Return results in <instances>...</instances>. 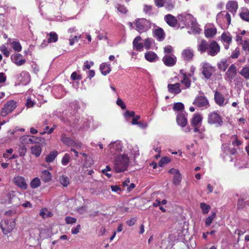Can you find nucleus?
<instances>
[{
  "label": "nucleus",
  "instance_id": "4d7b16f0",
  "mask_svg": "<svg viewBox=\"0 0 249 249\" xmlns=\"http://www.w3.org/2000/svg\"><path fill=\"white\" fill-rule=\"evenodd\" d=\"M240 54V51L239 49L236 48L234 50L231 55V57L233 59H236L238 57Z\"/></svg>",
  "mask_w": 249,
  "mask_h": 249
},
{
  "label": "nucleus",
  "instance_id": "4c0bfd02",
  "mask_svg": "<svg viewBox=\"0 0 249 249\" xmlns=\"http://www.w3.org/2000/svg\"><path fill=\"white\" fill-rule=\"evenodd\" d=\"M215 216L216 213L215 212H213L205 220V225L207 227H209L212 224Z\"/></svg>",
  "mask_w": 249,
  "mask_h": 249
},
{
  "label": "nucleus",
  "instance_id": "aec40b11",
  "mask_svg": "<svg viewBox=\"0 0 249 249\" xmlns=\"http://www.w3.org/2000/svg\"><path fill=\"white\" fill-rule=\"evenodd\" d=\"M208 42L205 40H202L197 45V51L200 53H203L208 52L209 47Z\"/></svg>",
  "mask_w": 249,
  "mask_h": 249
},
{
  "label": "nucleus",
  "instance_id": "37998d69",
  "mask_svg": "<svg viewBox=\"0 0 249 249\" xmlns=\"http://www.w3.org/2000/svg\"><path fill=\"white\" fill-rule=\"evenodd\" d=\"M240 18L244 20L249 21V11L244 10L240 14Z\"/></svg>",
  "mask_w": 249,
  "mask_h": 249
},
{
  "label": "nucleus",
  "instance_id": "423d86ee",
  "mask_svg": "<svg viewBox=\"0 0 249 249\" xmlns=\"http://www.w3.org/2000/svg\"><path fill=\"white\" fill-rule=\"evenodd\" d=\"M17 107V103L14 100L7 102L1 111V115L5 117L9 113L12 112Z\"/></svg>",
  "mask_w": 249,
  "mask_h": 249
},
{
  "label": "nucleus",
  "instance_id": "49530a36",
  "mask_svg": "<svg viewBox=\"0 0 249 249\" xmlns=\"http://www.w3.org/2000/svg\"><path fill=\"white\" fill-rule=\"evenodd\" d=\"M164 6L168 10H171L174 8V4L172 0H165Z\"/></svg>",
  "mask_w": 249,
  "mask_h": 249
},
{
  "label": "nucleus",
  "instance_id": "052dcab7",
  "mask_svg": "<svg viewBox=\"0 0 249 249\" xmlns=\"http://www.w3.org/2000/svg\"><path fill=\"white\" fill-rule=\"evenodd\" d=\"M139 127L145 129L147 127L148 124L146 122L144 121H140L138 123V124H136Z\"/></svg>",
  "mask_w": 249,
  "mask_h": 249
},
{
  "label": "nucleus",
  "instance_id": "bf43d9fd",
  "mask_svg": "<svg viewBox=\"0 0 249 249\" xmlns=\"http://www.w3.org/2000/svg\"><path fill=\"white\" fill-rule=\"evenodd\" d=\"M245 207V203L243 199H239L237 202V208L238 209H241Z\"/></svg>",
  "mask_w": 249,
  "mask_h": 249
},
{
  "label": "nucleus",
  "instance_id": "09e8293b",
  "mask_svg": "<svg viewBox=\"0 0 249 249\" xmlns=\"http://www.w3.org/2000/svg\"><path fill=\"white\" fill-rule=\"evenodd\" d=\"M170 160L169 158L164 157L162 158L159 161L158 165L160 167L164 166L165 164L168 163L170 162Z\"/></svg>",
  "mask_w": 249,
  "mask_h": 249
},
{
  "label": "nucleus",
  "instance_id": "ddd939ff",
  "mask_svg": "<svg viewBox=\"0 0 249 249\" xmlns=\"http://www.w3.org/2000/svg\"><path fill=\"white\" fill-rule=\"evenodd\" d=\"M17 80L24 85H27L30 81V75L29 72L26 71H22L19 74L16 76Z\"/></svg>",
  "mask_w": 249,
  "mask_h": 249
},
{
  "label": "nucleus",
  "instance_id": "393cba45",
  "mask_svg": "<svg viewBox=\"0 0 249 249\" xmlns=\"http://www.w3.org/2000/svg\"><path fill=\"white\" fill-rule=\"evenodd\" d=\"M164 20L171 27H175L177 23V20L176 18L171 14L166 15L164 17Z\"/></svg>",
  "mask_w": 249,
  "mask_h": 249
},
{
  "label": "nucleus",
  "instance_id": "c03bdc74",
  "mask_svg": "<svg viewBox=\"0 0 249 249\" xmlns=\"http://www.w3.org/2000/svg\"><path fill=\"white\" fill-rule=\"evenodd\" d=\"M115 8L117 9L118 11L122 14H126L128 12L127 8L124 5L120 4H117Z\"/></svg>",
  "mask_w": 249,
  "mask_h": 249
},
{
  "label": "nucleus",
  "instance_id": "412c9836",
  "mask_svg": "<svg viewBox=\"0 0 249 249\" xmlns=\"http://www.w3.org/2000/svg\"><path fill=\"white\" fill-rule=\"evenodd\" d=\"M181 54L182 58L185 61H189L192 60L194 56L193 51L189 49L184 50Z\"/></svg>",
  "mask_w": 249,
  "mask_h": 249
},
{
  "label": "nucleus",
  "instance_id": "3c124183",
  "mask_svg": "<svg viewBox=\"0 0 249 249\" xmlns=\"http://www.w3.org/2000/svg\"><path fill=\"white\" fill-rule=\"evenodd\" d=\"M173 49L170 45H167L164 48V53L165 55H171L173 54Z\"/></svg>",
  "mask_w": 249,
  "mask_h": 249
},
{
  "label": "nucleus",
  "instance_id": "13d9d810",
  "mask_svg": "<svg viewBox=\"0 0 249 249\" xmlns=\"http://www.w3.org/2000/svg\"><path fill=\"white\" fill-rule=\"evenodd\" d=\"M116 104L118 106H120L122 109H124L126 108V106L124 102L120 98H118L116 101Z\"/></svg>",
  "mask_w": 249,
  "mask_h": 249
},
{
  "label": "nucleus",
  "instance_id": "8fccbe9b",
  "mask_svg": "<svg viewBox=\"0 0 249 249\" xmlns=\"http://www.w3.org/2000/svg\"><path fill=\"white\" fill-rule=\"evenodd\" d=\"M13 49L17 51L20 52L21 50V46L20 44L17 41H13L12 43Z\"/></svg>",
  "mask_w": 249,
  "mask_h": 249
},
{
  "label": "nucleus",
  "instance_id": "f03ea898",
  "mask_svg": "<svg viewBox=\"0 0 249 249\" xmlns=\"http://www.w3.org/2000/svg\"><path fill=\"white\" fill-rule=\"evenodd\" d=\"M129 158L125 154H119L116 157L114 163V170L117 173L125 171L129 164Z\"/></svg>",
  "mask_w": 249,
  "mask_h": 249
},
{
  "label": "nucleus",
  "instance_id": "ea45409f",
  "mask_svg": "<svg viewBox=\"0 0 249 249\" xmlns=\"http://www.w3.org/2000/svg\"><path fill=\"white\" fill-rule=\"evenodd\" d=\"M224 15V19L227 21L228 24L230 25L231 24V15L227 12H225V11L221 12L217 15V18L220 17L221 15H224V14H225Z\"/></svg>",
  "mask_w": 249,
  "mask_h": 249
},
{
  "label": "nucleus",
  "instance_id": "864d4df0",
  "mask_svg": "<svg viewBox=\"0 0 249 249\" xmlns=\"http://www.w3.org/2000/svg\"><path fill=\"white\" fill-rule=\"evenodd\" d=\"M153 40L152 38H146L144 41V46L147 49L150 48Z\"/></svg>",
  "mask_w": 249,
  "mask_h": 249
},
{
  "label": "nucleus",
  "instance_id": "603ef678",
  "mask_svg": "<svg viewBox=\"0 0 249 249\" xmlns=\"http://www.w3.org/2000/svg\"><path fill=\"white\" fill-rule=\"evenodd\" d=\"M173 109L176 110H182L184 109V105L181 103H175L173 106Z\"/></svg>",
  "mask_w": 249,
  "mask_h": 249
},
{
  "label": "nucleus",
  "instance_id": "9b49d317",
  "mask_svg": "<svg viewBox=\"0 0 249 249\" xmlns=\"http://www.w3.org/2000/svg\"><path fill=\"white\" fill-rule=\"evenodd\" d=\"M202 117L199 114H196L191 120V124L194 127V131L197 132L199 131V128L201 125Z\"/></svg>",
  "mask_w": 249,
  "mask_h": 249
},
{
  "label": "nucleus",
  "instance_id": "6e6552de",
  "mask_svg": "<svg viewBox=\"0 0 249 249\" xmlns=\"http://www.w3.org/2000/svg\"><path fill=\"white\" fill-rule=\"evenodd\" d=\"M220 50V47L217 42L212 40L209 43L207 53L211 56H214L219 53Z\"/></svg>",
  "mask_w": 249,
  "mask_h": 249
},
{
  "label": "nucleus",
  "instance_id": "b1692460",
  "mask_svg": "<svg viewBox=\"0 0 249 249\" xmlns=\"http://www.w3.org/2000/svg\"><path fill=\"white\" fill-rule=\"evenodd\" d=\"M142 37L140 36H138L134 39L133 41V45L134 50L137 51H141L143 49V44L142 43H139V41L142 40Z\"/></svg>",
  "mask_w": 249,
  "mask_h": 249
},
{
  "label": "nucleus",
  "instance_id": "7c9ffc66",
  "mask_svg": "<svg viewBox=\"0 0 249 249\" xmlns=\"http://www.w3.org/2000/svg\"><path fill=\"white\" fill-rule=\"evenodd\" d=\"M229 64L228 63V61L225 59H222L217 64L218 69L223 71H225L226 70Z\"/></svg>",
  "mask_w": 249,
  "mask_h": 249
},
{
  "label": "nucleus",
  "instance_id": "5fc2aeb1",
  "mask_svg": "<svg viewBox=\"0 0 249 249\" xmlns=\"http://www.w3.org/2000/svg\"><path fill=\"white\" fill-rule=\"evenodd\" d=\"M65 220L66 223L69 224L75 223L77 221L76 218L71 216H66Z\"/></svg>",
  "mask_w": 249,
  "mask_h": 249
},
{
  "label": "nucleus",
  "instance_id": "774afa93",
  "mask_svg": "<svg viewBox=\"0 0 249 249\" xmlns=\"http://www.w3.org/2000/svg\"><path fill=\"white\" fill-rule=\"evenodd\" d=\"M136 220H136V218H132L130 220L126 221V224L129 226H132L133 225H134Z\"/></svg>",
  "mask_w": 249,
  "mask_h": 249
},
{
  "label": "nucleus",
  "instance_id": "4be33fe9",
  "mask_svg": "<svg viewBox=\"0 0 249 249\" xmlns=\"http://www.w3.org/2000/svg\"><path fill=\"white\" fill-rule=\"evenodd\" d=\"M177 122L178 125L183 127L187 124V120L183 113H179L177 117Z\"/></svg>",
  "mask_w": 249,
  "mask_h": 249
},
{
  "label": "nucleus",
  "instance_id": "c9c22d12",
  "mask_svg": "<svg viewBox=\"0 0 249 249\" xmlns=\"http://www.w3.org/2000/svg\"><path fill=\"white\" fill-rule=\"evenodd\" d=\"M50 37L48 39V43L55 42L58 40V36L55 32H52L49 34Z\"/></svg>",
  "mask_w": 249,
  "mask_h": 249
},
{
  "label": "nucleus",
  "instance_id": "0e129e2a",
  "mask_svg": "<svg viewBox=\"0 0 249 249\" xmlns=\"http://www.w3.org/2000/svg\"><path fill=\"white\" fill-rule=\"evenodd\" d=\"M81 36H75L73 38L69 39V44L70 45L72 46L74 44L75 42H77L78 41V38H80Z\"/></svg>",
  "mask_w": 249,
  "mask_h": 249
},
{
  "label": "nucleus",
  "instance_id": "69168bd1",
  "mask_svg": "<svg viewBox=\"0 0 249 249\" xmlns=\"http://www.w3.org/2000/svg\"><path fill=\"white\" fill-rule=\"evenodd\" d=\"M71 77L73 80H80L81 79V76L78 75L76 72H73L71 74Z\"/></svg>",
  "mask_w": 249,
  "mask_h": 249
},
{
  "label": "nucleus",
  "instance_id": "bb28decb",
  "mask_svg": "<svg viewBox=\"0 0 249 249\" xmlns=\"http://www.w3.org/2000/svg\"><path fill=\"white\" fill-rule=\"evenodd\" d=\"M145 59L150 62L156 61L158 59V55L153 52L149 51L145 54Z\"/></svg>",
  "mask_w": 249,
  "mask_h": 249
},
{
  "label": "nucleus",
  "instance_id": "2f4dec72",
  "mask_svg": "<svg viewBox=\"0 0 249 249\" xmlns=\"http://www.w3.org/2000/svg\"><path fill=\"white\" fill-rule=\"evenodd\" d=\"M100 70L104 75H106L111 71L110 68L106 63H102L100 66Z\"/></svg>",
  "mask_w": 249,
  "mask_h": 249
},
{
  "label": "nucleus",
  "instance_id": "cd10ccee",
  "mask_svg": "<svg viewBox=\"0 0 249 249\" xmlns=\"http://www.w3.org/2000/svg\"><path fill=\"white\" fill-rule=\"evenodd\" d=\"M204 33L206 37H213L216 33V29L214 27L207 28L205 29Z\"/></svg>",
  "mask_w": 249,
  "mask_h": 249
},
{
  "label": "nucleus",
  "instance_id": "e433bc0d",
  "mask_svg": "<svg viewBox=\"0 0 249 249\" xmlns=\"http://www.w3.org/2000/svg\"><path fill=\"white\" fill-rule=\"evenodd\" d=\"M239 73L246 79H249V67H243Z\"/></svg>",
  "mask_w": 249,
  "mask_h": 249
},
{
  "label": "nucleus",
  "instance_id": "39448f33",
  "mask_svg": "<svg viewBox=\"0 0 249 249\" xmlns=\"http://www.w3.org/2000/svg\"><path fill=\"white\" fill-rule=\"evenodd\" d=\"M208 122L210 124H214L217 126H221L223 124L221 116L215 112L210 113L208 117Z\"/></svg>",
  "mask_w": 249,
  "mask_h": 249
},
{
  "label": "nucleus",
  "instance_id": "72a5a7b5",
  "mask_svg": "<svg viewBox=\"0 0 249 249\" xmlns=\"http://www.w3.org/2000/svg\"><path fill=\"white\" fill-rule=\"evenodd\" d=\"M57 155V151L51 152L46 158L45 160L47 162H51L54 160Z\"/></svg>",
  "mask_w": 249,
  "mask_h": 249
},
{
  "label": "nucleus",
  "instance_id": "e2e57ef3",
  "mask_svg": "<svg viewBox=\"0 0 249 249\" xmlns=\"http://www.w3.org/2000/svg\"><path fill=\"white\" fill-rule=\"evenodd\" d=\"M165 0H154L155 5L158 7H162L164 6V2Z\"/></svg>",
  "mask_w": 249,
  "mask_h": 249
},
{
  "label": "nucleus",
  "instance_id": "f3484780",
  "mask_svg": "<svg viewBox=\"0 0 249 249\" xmlns=\"http://www.w3.org/2000/svg\"><path fill=\"white\" fill-rule=\"evenodd\" d=\"M14 183L18 187L23 190H26L28 185L26 183L25 178L21 176H17L14 178Z\"/></svg>",
  "mask_w": 249,
  "mask_h": 249
},
{
  "label": "nucleus",
  "instance_id": "6ab92c4d",
  "mask_svg": "<svg viewBox=\"0 0 249 249\" xmlns=\"http://www.w3.org/2000/svg\"><path fill=\"white\" fill-rule=\"evenodd\" d=\"M181 85L179 83H177L174 84H169L167 86L168 91L174 94H178L181 92L180 89Z\"/></svg>",
  "mask_w": 249,
  "mask_h": 249
},
{
  "label": "nucleus",
  "instance_id": "473e14b6",
  "mask_svg": "<svg viewBox=\"0 0 249 249\" xmlns=\"http://www.w3.org/2000/svg\"><path fill=\"white\" fill-rule=\"evenodd\" d=\"M59 181L64 187H67L70 184L69 178L65 175H62L59 177Z\"/></svg>",
  "mask_w": 249,
  "mask_h": 249
},
{
  "label": "nucleus",
  "instance_id": "680f3d73",
  "mask_svg": "<svg viewBox=\"0 0 249 249\" xmlns=\"http://www.w3.org/2000/svg\"><path fill=\"white\" fill-rule=\"evenodd\" d=\"M242 44L243 50L249 53V40H245Z\"/></svg>",
  "mask_w": 249,
  "mask_h": 249
},
{
  "label": "nucleus",
  "instance_id": "c756f323",
  "mask_svg": "<svg viewBox=\"0 0 249 249\" xmlns=\"http://www.w3.org/2000/svg\"><path fill=\"white\" fill-rule=\"evenodd\" d=\"M31 152L36 157H38L42 151L41 146L39 144H36L31 147Z\"/></svg>",
  "mask_w": 249,
  "mask_h": 249
},
{
  "label": "nucleus",
  "instance_id": "58836bf2",
  "mask_svg": "<svg viewBox=\"0 0 249 249\" xmlns=\"http://www.w3.org/2000/svg\"><path fill=\"white\" fill-rule=\"evenodd\" d=\"M183 79L181 81V83L184 84L186 88H189L191 86V81L187 78V75L185 73H183Z\"/></svg>",
  "mask_w": 249,
  "mask_h": 249
},
{
  "label": "nucleus",
  "instance_id": "0eeeda50",
  "mask_svg": "<svg viewBox=\"0 0 249 249\" xmlns=\"http://www.w3.org/2000/svg\"><path fill=\"white\" fill-rule=\"evenodd\" d=\"M237 75V68L234 64H231L226 72L224 78L227 81L231 82Z\"/></svg>",
  "mask_w": 249,
  "mask_h": 249
},
{
  "label": "nucleus",
  "instance_id": "a211bd4d",
  "mask_svg": "<svg viewBox=\"0 0 249 249\" xmlns=\"http://www.w3.org/2000/svg\"><path fill=\"white\" fill-rule=\"evenodd\" d=\"M11 60L17 66H21L25 64L26 60L20 53H15L11 55Z\"/></svg>",
  "mask_w": 249,
  "mask_h": 249
},
{
  "label": "nucleus",
  "instance_id": "a878e982",
  "mask_svg": "<svg viewBox=\"0 0 249 249\" xmlns=\"http://www.w3.org/2000/svg\"><path fill=\"white\" fill-rule=\"evenodd\" d=\"M226 8L229 12L234 14L238 8L237 2L236 1H231L226 4Z\"/></svg>",
  "mask_w": 249,
  "mask_h": 249
},
{
  "label": "nucleus",
  "instance_id": "dca6fc26",
  "mask_svg": "<svg viewBox=\"0 0 249 249\" xmlns=\"http://www.w3.org/2000/svg\"><path fill=\"white\" fill-rule=\"evenodd\" d=\"M164 64L168 67H172L176 64V57L174 54L165 55L162 58Z\"/></svg>",
  "mask_w": 249,
  "mask_h": 249
},
{
  "label": "nucleus",
  "instance_id": "f257e3e1",
  "mask_svg": "<svg viewBox=\"0 0 249 249\" xmlns=\"http://www.w3.org/2000/svg\"><path fill=\"white\" fill-rule=\"evenodd\" d=\"M178 20L186 27L191 28L194 34H199L200 29L196 22V19L190 14L182 13L178 17Z\"/></svg>",
  "mask_w": 249,
  "mask_h": 249
},
{
  "label": "nucleus",
  "instance_id": "a18cd8bd",
  "mask_svg": "<svg viewBox=\"0 0 249 249\" xmlns=\"http://www.w3.org/2000/svg\"><path fill=\"white\" fill-rule=\"evenodd\" d=\"M181 179L182 178L181 174L180 172H179L175 176H174L173 178V183L176 185H178L181 182Z\"/></svg>",
  "mask_w": 249,
  "mask_h": 249
},
{
  "label": "nucleus",
  "instance_id": "2eb2a0df",
  "mask_svg": "<svg viewBox=\"0 0 249 249\" xmlns=\"http://www.w3.org/2000/svg\"><path fill=\"white\" fill-rule=\"evenodd\" d=\"M213 67L208 63H204L202 67V73L204 77L209 79L212 75L213 72Z\"/></svg>",
  "mask_w": 249,
  "mask_h": 249
},
{
  "label": "nucleus",
  "instance_id": "5701e85b",
  "mask_svg": "<svg viewBox=\"0 0 249 249\" xmlns=\"http://www.w3.org/2000/svg\"><path fill=\"white\" fill-rule=\"evenodd\" d=\"M153 36L156 37L159 41H161L165 38V33L161 28H158L153 32Z\"/></svg>",
  "mask_w": 249,
  "mask_h": 249
},
{
  "label": "nucleus",
  "instance_id": "f8f14e48",
  "mask_svg": "<svg viewBox=\"0 0 249 249\" xmlns=\"http://www.w3.org/2000/svg\"><path fill=\"white\" fill-rule=\"evenodd\" d=\"M109 146L110 153L113 155L119 154L122 151L123 145L119 141L110 143Z\"/></svg>",
  "mask_w": 249,
  "mask_h": 249
},
{
  "label": "nucleus",
  "instance_id": "7ed1b4c3",
  "mask_svg": "<svg viewBox=\"0 0 249 249\" xmlns=\"http://www.w3.org/2000/svg\"><path fill=\"white\" fill-rule=\"evenodd\" d=\"M134 24L135 25V29L140 33H142L148 31L152 25V23L145 18H138L135 20Z\"/></svg>",
  "mask_w": 249,
  "mask_h": 249
},
{
  "label": "nucleus",
  "instance_id": "6e6d98bb",
  "mask_svg": "<svg viewBox=\"0 0 249 249\" xmlns=\"http://www.w3.org/2000/svg\"><path fill=\"white\" fill-rule=\"evenodd\" d=\"M55 126L53 125V126L51 128H49V126H46L45 128V131H43L41 133V134L42 135H44L45 134V133H47V134H51L54 130V128H55Z\"/></svg>",
  "mask_w": 249,
  "mask_h": 249
},
{
  "label": "nucleus",
  "instance_id": "4468645a",
  "mask_svg": "<svg viewBox=\"0 0 249 249\" xmlns=\"http://www.w3.org/2000/svg\"><path fill=\"white\" fill-rule=\"evenodd\" d=\"M193 104L198 107H207L209 106V102L206 97L200 96L196 97L193 102Z\"/></svg>",
  "mask_w": 249,
  "mask_h": 249
},
{
  "label": "nucleus",
  "instance_id": "f704fd0d",
  "mask_svg": "<svg viewBox=\"0 0 249 249\" xmlns=\"http://www.w3.org/2000/svg\"><path fill=\"white\" fill-rule=\"evenodd\" d=\"M41 184L40 179L38 178H34L30 182V186L32 189H36Z\"/></svg>",
  "mask_w": 249,
  "mask_h": 249
},
{
  "label": "nucleus",
  "instance_id": "a19ab883",
  "mask_svg": "<svg viewBox=\"0 0 249 249\" xmlns=\"http://www.w3.org/2000/svg\"><path fill=\"white\" fill-rule=\"evenodd\" d=\"M221 39L224 42L230 44L231 42L232 38L230 35L223 33L221 35Z\"/></svg>",
  "mask_w": 249,
  "mask_h": 249
},
{
  "label": "nucleus",
  "instance_id": "c85d7f7f",
  "mask_svg": "<svg viewBox=\"0 0 249 249\" xmlns=\"http://www.w3.org/2000/svg\"><path fill=\"white\" fill-rule=\"evenodd\" d=\"M41 178L44 182H49L52 179L51 174L49 171L44 170L42 171Z\"/></svg>",
  "mask_w": 249,
  "mask_h": 249
},
{
  "label": "nucleus",
  "instance_id": "79ce46f5",
  "mask_svg": "<svg viewBox=\"0 0 249 249\" xmlns=\"http://www.w3.org/2000/svg\"><path fill=\"white\" fill-rule=\"evenodd\" d=\"M200 207L203 214L208 213L211 209V207L205 203H201Z\"/></svg>",
  "mask_w": 249,
  "mask_h": 249
},
{
  "label": "nucleus",
  "instance_id": "de8ad7c7",
  "mask_svg": "<svg viewBox=\"0 0 249 249\" xmlns=\"http://www.w3.org/2000/svg\"><path fill=\"white\" fill-rule=\"evenodd\" d=\"M70 158L71 156L69 154H65L61 160V163L62 165L64 166L67 165L69 162Z\"/></svg>",
  "mask_w": 249,
  "mask_h": 249
},
{
  "label": "nucleus",
  "instance_id": "20e7f679",
  "mask_svg": "<svg viewBox=\"0 0 249 249\" xmlns=\"http://www.w3.org/2000/svg\"><path fill=\"white\" fill-rule=\"evenodd\" d=\"M15 226L16 222L13 219H4L3 223H0V228L4 234L10 233Z\"/></svg>",
  "mask_w": 249,
  "mask_h": 249
},
{
  "label": "nucleus",
  "instance_id": "338daca9",
  "mask_svg": "<svg viewBox=\"0 0 249 249\" xmlns=\"http://www.w3.org/2000/svg\"><path fill=\"white\" fill-rule=\"evenodd\" d=\"M81 228L80 225H77L76 227L73 228L71 229V233L73 234H76L79 232V230Z\"/></svg>",
  "mask_w": 249,
  "mask_h": 249
},
{
  "label": "nucleus",
  "instance_id": "9d476101",
  "mask_svg": "<svg viewBox=\"0 0 249 249\" xmlns=\"http://www.w3.org/2000/svg\"><path fill=\"white\" fill-rule=\"evenodd\" d=\"M214 99L215 103L220 107H224L228 103L224 95L217 91L214 92Z\"/></svg>",
  "mask_w": 249,
  "mask_h": 249
},
{
  "label": "nucleus",
  "instance_id": "1a4fd4ad",
  "mask_svg": "<svg viewBox=\"0 0 249 249\" xmlns=\"http://www.w3.org/2000/svg\"><path fill=\"white\" fill-rule=\"evenodd\" d=\"M60 140L63 143V144L70 146V147H75L76 148L81 147V145L79 143H76L70 137H67L66 134L62 133L61 135Z\"/></svg>",
  "mask_w": 249,
  "mask_h": 249
}]
</instances>
